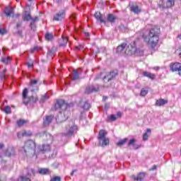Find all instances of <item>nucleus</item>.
Returning <instances> with one entry per match:
<instances>
[{"label":"nucleus","instance_id":"39","mask_svg":"<svg viewBox=\"0 0 181 181\" xmlns=\"http://www.w3.org/2000/svg\"><path fill=\"white\" fill-rule=\"evenodd\" d=\"M146 94H148V90L145 89V88H142L140 93V95L141 97H145V95H146Z\"/></svg>","mask_w":181,"mask_h":181},{"label":"nucleus","instance_id":"60","mask_svg":"<svg viewBox=\"0 0 181 181\" xmlns=\"http://www.w3.org/2000/svg\"><path fill=\"white\" fill-rule=\"evenodd\" d=\"M37 49H39V47H34V50H37Z\"/></svg>","mask_w":181,"mask_h":181},{"label":"nucleus","instance_id":"37","mask_svg":"<svg viewBox=\"0 0 181 181\" xmlns=\"http://www.w3.org/2000/svg\"><path fill=\"white\" fill-rule=\"evenodd\" d=\"M1 62L2 63H4V64H9V63H11V57H8L7 58H2Z\"/></svg>","mask_w":181,"mask_h":181},{"label":"nucleus","instance_id":"56","mask_svg":"<svg viewBox=\"0 0 181 181\" xmlns=\"http://www.w3.org/2000/svg\"><path fill=\"white\" fill-rule=\"evenodd\" d=\"M74 172H76V170H72V172L71 173V176H73L74 175Z\"/></svg>","mask_w":181,"mask_h":181},{"label":"nucleus","instance_id":"50","mask_svg":"<svg viewBox=\"0 0 181 181\" xmlns=\"http://www.w3.org/2000/svg\"><path fill=\"white\" fill-rule=\"evenodd\" d=\"M21 26H22V21L18 22V23H17V25H16L17 29L19 28H21Z\"/></svg>","mask_w":181,"mask_h":181},{"label":"nucleus","instance_id":"24","mask_svg":"<svg viewBox=\"0 0 181 181\" xmlns=\"http://www.w3.org/2000/svg\"><path fill=\"white\" fill-rule=\"evenodd\" d=\"M165 104H168V100L165 99H159L156 103V105L158 107H162V105H165Z\"/></svg>","mask_w":181,"mask_h":181},{"label":"nucleus","instance_id":"5","mask_svg":"<svg viewBox=\"0 0 181 181\" xmlns=\"http://www.w3.org/2000/svg\"><path fill=\"white\" fill-rule=\"evenodd\" d=\"M77 126L74 124V122L71 121L69 122V124L66 126V130L64 132V136H66L67 138H70L71 136H73L76 132L78 131Z\"/></svg>","mask_w":181,"mask_h":181},{"label":"nucleus","instance_id":"20","mask_svg":"<svg viewBox=\"0 0 181 181\" xmlns=\"http://www.w3.org/2000/svg\"><path fill=\"white\" fill-rule=\"evenodd\" d=\"M13 155H15V148H13V147L8 148L5 153V156H12Z\"/></svg>","mask_w":181,"mask_h":181},{"label":"nucleus","instance_id":"62","mask_svg":"<svg viewBox=\"0 0 181 181\" xmlns=\"http://www.w3.org/2000/svg\"><path fill=\"white\" fill-rule=\"evenodd\" d=\"M177 37H178L179 39H181V35H178Z\"/></svg>","mask_w":181,"mask_h":181},{"label":"nucleus","instance_id":"3","mask_svg":"<svg viewBox=\"0 0 181 181\" xmlns=\"http://www.w3.org/2000/svg\"><path fill=\"white\" fill-rule=\"evenodd\" d=\"M68 105L64 100H58L55 104L54 109L55 110H62L59 111L58 115L56 117V121L58 124H62V122H64L67 118H69V115H70V111L67 110Z\"/></svg>","mask_w":181,"mask_h":181},{"label":"nucleus","instance_id":"2","mask_svg":"<svg viewBox=\"0 0 181 181\" xmlns=\"http://www.w3.org/2000/svg\"><path fill=\"white\" fill-rule=\"evenodd\" d=\"M159 33H160V30L158 28H151L149 31L143 33V39L148 46L155 49L159 42Z\"/></svg>","mask_w":181,"mask_h":181},{"label":"nucleus","instance_id":"23","mask_svg":"<svg viewBox=\"0 0 181 181\" xmlns=\"http://www.w3.org/2000/svg\"><path fill=\"white\" fill-rule=\"evenodd\" d=\"M67 42H69V40L66 37H64L62 36V37L59 40V46L64 47L67 45Z\"/></svg>","mask_w":181,"mask_h":181},{"label":"nucleus","instance_id":"61","mask_svg":"<svg viewBox=\"0 0 181 181\" xmlns=\"http://www.w3.org/2000/svg\"><path fill=\"white\" fill-rule=\"evenodd\" d=\"M103 100H107V97H103Z\"/></svg>","mask_w":181,"mask_h":181},{"label":"nucleus","instance_id":"1","mask_svg":"<svg viewBox=\"0 0 181 181\" xmlns=\"http://www.w3.org/2000/svg\"><path fill=\"white\" fill-rule=\"evenodd\" d=\"M117 54H126L127 56H144V51L136 49L135 43L127 45L123 43L116 48Z\"/></svg>","mask_w":181,"mask_h":181},{"label":"nucleus","instance_id":"9","mask_svg":"<svg viewBox=\"0 0 181 181\" xmlns=\"http://www.w3.org/2000/svg\"><path fill=\"white\" fill-rule=\"evenodd\" d=\"M170 69L173 71H178L179 76H181V64L179 62H175L170 64Z\"/></svg>","mask_w":181,"mask_h":181},{"label":"nucleus","instance_id":"10","mask_svg":"<svg viewBox=\"0 0 181 181\" xmlns=\"http://www.w3.org/2000/svg\"><path fill=\"white\" fill-rule=\"evenodd\" d=\"M39 136L43 139V141H46L52 142L53 141V136L52 134L46 132H42L39 134Z\"/></svg>","mask_w":181,"mask_h":181},{"label":"nucleus","instance_id":"53","mask_svg":"<svg viewBox=\"0 0 181 181\" xmlns=\"http://www.w3.org/2000/svg\"><path fill=\"white\" fill-rule=\"evenodd\" d=\"M82 47H83V45H78L76 48L77 49V50H80V49H81Z\"/></svg>","mask_w":181,"mask_h":181},{"label":"nucleus","instance_id":"55","mask_svg":"<svg viewBox=\"0 0 181 181\" xmlns=\"http://www.w3.org/2000/svg\"><path fill=\"white\" fill-rule=\"evenodd\" d=\"M57 4H62V0H56Z\"/></svg>","mask_w":181,"mask_h":181},{"label":"nucleus","instance_id":"49","mask_svg":"<svg viewBox=\"0 0 181 181\" xmlns=\"http://www.w3.org/2000/svg\"><path fill=\"white\" fill-rule=\"evenodd\" d=\"M19 16H21V14H19V13H18V14H13V15L11 16V18H19Z\"/></svg>","mask_w":181,"mask_h":181},{"label":"nucleus","instance_id":"21","mask_svg":"<svg viewBox=\"0 0 181 181\" xmlns=\"http://www.w3.org/2000/svg\"><path fill=\"white\" fill-rule=\"evenodd\" d=\"M130 9L132 12H134V13H141V8L138 5H132L130 7Z\"/></svg>","mask_w":181,"mask_h":181},{"label":"nucleus","instance_id":"36","mask_svg":"<svg viewBox=\"0 0 181 181\" xmlns=\"http://www.w3.org/2000/svg\"><path fill=\"white\" fill-rule=\"evenodd\" d=\"M81 107H82L83 110H87L90 108V105L88 104V102H85V103H81Z\"/></svg>","mask_w":181,"mask_h":181},{"label":"nucleus","instance_id":"41","mask_svg":"<svg viewBox=\"0 0 181 181\" xmlns=\"http://www.w3.org/2000/svg\"><path fill=\"white\" fill-rule=\"evenodd\" d=\"M4 112H6V114H11V107L9 106H6L4 107Z\"/></svg>","mask_w":181,"mask_h":181},{"label":"nucleus","instance_id":"47","mask_svg":"<svg viewBox=\"0 0 181 181\" xmlns=\"http://www.w3.org/2000/svg\"><path fill=\"white\" fill-rule=\"evenodd\" d=\"M32 174L33 175V176H35V170H33V168H30L28 170V175H30Z\"/></svg>","mask_w":181,"mask_h":181},{"label":"nucleus","instance_id":"6","mask_svg":"<svg viewBox=\"0 0 181 181\" xmlns=\"http://www.w3.org/2000/svg\"><path fill=\"white\" fill-rule=\"evenodd\" d=\"M107 131L104 129H101L99 132L98 139L100 146H103V148H105L107 145H110V139L107 137Z\"/></svg>","mask_w":181,"mask_h":181},{"label":"nucleus","instance_id":"46","mask_svg":"<svg viewBox=\"0 0 181 181\" xmlns=\"http://www.w3.org/2000/svg\"><path fill=\"white\" fill-rule=\"evenodd\" d=\"M110 119H111V121H116L117 120V116H115V115H111L110 116Z\"/></svg>","mask_w":181,"mask_h":181},{"label":"nucleus","instance_id":"8","mask_svg":"<svg viewBox=\"0 0 181 181\" xmlns=\"http://www.w3.org/2000/svg\"><path fill=\"white\" fill-rule=\"evenodd\" d=\"M28 88H25L23 91V104H29L30 101L31 100H33V103H36V101H37V100H39L37 98H35V100H33V96H32L31 98L28 97Z\"/></svg>","mask_w":181,"mask_h":181},{"label":"nucleus","instance_id":"26","mask_svg":"<svg viewBox=\"0 0 181 181\" xmlns=\"http://www.w3.org/2000/svg\"><path fill=\"white\" fill-rule=\"evenodd\" d=\"M54 37V35H53V33H47L45 34V39L48 42L53 40Z\"/></svg>","mask_w":181,"mask_h":181},{"label":"nucleus","instance_id":"7","mask_svg":"<svg viewBox=\"0 0 181 181\" xmlns=\"http://www.w3.org/2000/svg\"><path fill=\"white\" fill-rule=\"evenodd\" d=\"M117 74H118V71H117L108 72L103 77V81L105 83L103 85V87H105V88H108V87H111V83L110 82L111 81V80H112V78H115V76H117Z\"/></svg>","mask_w":181,"mask_h":181},{"label":"nucleus","instance_id":"51","mask_svg":"<svg viewBox=\"0 0 181 181\" xmlns=\"http://www.w3.org/2000/svg\"><path fill=\"white\" fill-rule=\"evenodd\" d=\"M28 67H33V62H28Z\"/></svg>","mask_w":181,"mask_h":181},{"label":"nucleus","instance_id":"32","mask_svg":"<svg viewBox=\"0 0 181 181\" xmlns=\"http://www.w3.org/2000/svg\"><path fill=\"white\" fill-rule=\"evenodd\" d=\"M23 21L28 22L29 21H30V19H32V16H30V13H25L24 15H23Z\"/></svg>","mask_w":181,"mask_h":181},{"label":"nucleus","instance_id":"45","mask_svg":"<svg viewBox=\"0 0 181 181\" xmlns=\"http://www.w3.org/2000/svg\"><path fill=\"white\" fill-rule=\"evenodd\" d=\"M46 100H47V95H43L40 99V101L42 103H45V101H46Z\"/></svg>","mask_w":181,"mask_h":181},{"label":"nucleus","instance_id":"44","mask_svg":"<svg viewBox=\"0 0 181 181\" xmlns=\"http://www.w3.org/2000/svg\"><path fill=\"white\" fill-rule=\"evenodd\" d=\"M4 145L3 144H0V158H2V152H4V151L2 149H4Z\"/></svg>","mask_w":181,"mask_h":181},{"label":"nucleus","instance_id":"34","mask_svg":"<svg viewBox=\"0 0 181 181\" xmlns=\"http://www.w3.org/2000/svg\"><path fill=\"white\" fill-rule=\"evenodd\" d=\"M28 124V121L25 119H20L17 121L18 127H23V125Z\"/></svg>","mask_w":181,"mask_h":181},{"label":"nucleus","instance_id":"52","mask_svg":"<svg viewBox=\"0 0 181 181\" xmlns=\"http://www.w3.org/2000/svg\"><path fill=\"white\" fill-rule=\"evenodd\" d=\"M70 18H71V19H76V14H72V15L70 16Z\"/></svg>","mask_w":181,"mask_h":181},{"label":"nucleus","instance_id":"54","mask_svg":"<svg viewBox=\"0 0 181 181\" xmlns=\"http://www.w3.org/2000/svg\"><path fill=\"white\" fill-rule=\"evenodd\" d=\"M117 117H118V118H121V112H117Z\"/></svg>","mask_w":181,"mask_h":181},{"label":"nucleus","instance_id":"14","mask_svg":"<svg viewBox=\"0 0 181 181\" xmlns=\"http://www.w3.org/2000/svg\"><path fill=\"white\" fill-rule=\"evenodd\" d=\"M38 149L40 152H42V153H45V152H49V151H50V145L42 144L41 146H39Z\"/></svg>","mask_w":181,"mask_h":181},{"label":"nucleus","instance_id":"33","mask_svg":"<svg viewBox=\"0 0 181 181\" xmlns=\"http://www.w3.org/2000/svg\"><path fill=\"white\" fill-rule=\"evenodd\" d=\"M40 175H47L49 173V169L47 168H40L38 170Z\"/></svg>","mask_w":181,"mask_h":181},{"label":"nucleus","instance_id":"38","mask_svg":"<svg viewBox=\"0 0 181 181\" xmlns=\"http://www.w3.org/2000/svg\"><path fill=\"white\" fill-rule=\"evenodd\" d=\"M19 179H20L21 181H31L30 177H27V176H21L18 178V180H19Z\"/></svg>","mask_w":181,"mask_h":181},{"label":"nucleus","instance_id":"18","mask_svg":"<svg viewBox=\"0 0 181 181\" xmlns=\"http://www.w3.org/2000/svg\"><path fill=\"white\" fill-rule=\"evenodd\" d=\"M53 118H54V116L53 115L47 116L43 122L45 127H48L49 124L53 121Z\"/></svg>","mask_w":181,"mask_h":181},{"label":"nucleus","instance_id":"11","mask_svg":"<svg viewBox=\"0 0 181 181\" xmlns=\"http://www.w3.org/2000/svg\"><path fill=\"white\" fill-rule=\"evenodd\" d=\"M64 16H66V13H64V11H59L56 15L54 16L53 21H62L64 19Z\"/></svg>","mask_w":181,"mask_h":181},{"label":"nucleus","instance_id":"12","mask_svg":"<svg viewBox=\"0 0 181 181\" xmlns=\"http://www.w3.org/2000/svg\"><path fill=\"white\" fill-rule=\"evenodd\" d=\"M135 142H136V140L135 139L129 140V143L127 144V146L129 148H131V146H132V149H139V148H141V146L135 144Z\"/></svg>","mask_w":181,"mask_h":181},{"label":"nucleus","instance_id":"28","mask_svg":"<svg viewBox=\"0 0 181 181\" xmlns=\"http://www.w3.org/2000/svg\"><path fill=\"white\" fill-rule=\"evenodd\" d=\"M143 76L148 77V78H151V80L155 78V74L146 71L143 72Z\"/></svg>","mask_w":181,"mask_h":181},{"label":"nucleus","instance_id":"15","mask_svg":"<svg viewBox=\"0 0 181 181\" xmlns=\"http://www.w3.org/2000/svg\"><path fill=\"white\" fill-rule=\"evenodd\" d=\"M4 13L6 15V16L9 17L12 16L13 15V8L12 7H6L4 11Z\"/></svg>","mask_w":181,"mask_h":181},{"label":"nucleus","instance_id":"43","mask_svg":"<svg viewBox=\"0 0 181 181\" xmlns=\"http://www.w3.org/2000/svg\"><path fill=\"white\" fill-rule=\"evenodd\" d=\"M50 181H62V178L59 176H56L53 178H51Z\"/></svg>","mask_w":181,"mask_h":181},{"label":"nucleus","instance_id":"48","mask_svg":"<svg viewBox=\"0 0 181 181\" xmlns=\"http://www.w3.org/2000/svg\"><path fill=\"white\" fill-rule=\"evenodd\" d=\"M6 34V30L5 29H0V35H5Z\"/></svg>","mask_w":181,"mask_h":181},{"label":"nucleus","instance_id":"17","mask_svg":"<svg viewBox=\"0 0 181 181\" xmlns=\"http://www.w3.org/2000/svg\"><path fill=\"white\" fill-rule=\"evenodd\" d=\"M30 21H31L30 24V28L33 29V30H35L36 29V25H35V23H36V22H38L39 17L35 16L34 18L31 17Z\"/></svg>","mask_w":181,"mask_h":181},{"label":"nucleus","instance_id":"42","mask_svg":"<svg viewBox=\"0 0 181 181\" xmlns=\"http://www.w3.org/2000/svg\"><path fill=\"white\" fill-rule=\"evenodd\" d=\"M5 73H6V69H4L0 74V78L1 80H5Z\"/></svg>","mask_w":181,"mask_h":181},{"label":"nucleus","instance_id":"31","mask_svg":"<svg viewBox=\"0 0 181 181\" xmlns=\"http://www.w3.org/2000/svg\"><path fill=\"white\" fill-rule=\"evenodd\" d=\"M151 129H147L146 132L144 133L143 135V141H148V139L149 138V134H151Z\"/></svg>","mask_w":181,"mask_h":181},{"label":"nucleus","instance_id":"22","mask_svg":"<svg viewBox=\"0 0 181 181\" xmlns=\"http://www.w3.org/2000/svg\"><path fill=\"white\" fill-rule=\"evenodd\" d=\"M94 91H98V89L94 88V86H88L86 88L85 93L86 94H91V93H94Z\"/></svg>","mask_w":181,"mask_h":181},{"label":"nucleus","instance_id":"57","mask_svg":"<svg viewBox=\"0 0 181 181\" xmlns=\"http://www.w3.org/2000/svg\"><path fill=\"white\" fill-rule=\"evenodd\" d=\"M18 34L19 35V36H22V31L19 30L18 32Z\"/></svg>","mask_w":181,"mask_h":181},{"label":"nucleus","instance_id":"19","mask_svg":"<svg viewBox=\"0 0 181 181\" xmlns=\"http://www.w3.org/2000/svg\"><path fill=\"white\" fill-rule=\"evenodd\" d=\"M175 5V0H168L166 3V8H172ZM159 8L160 9H163L165 8V6H163L162 5H159Z\"/></svg>","mask_w":181,"mask_h":181},{"label":"nucleus","instance_id":"27","mask_svg":"<svg viewBox=\"0 0 181 181\" xmlns=\"http://www.w3.org/2000/svg\"><path fill=\"white\" fill-rule=\"evenodd\" d=\"M21 136H32V132H23L21 133H18V137L21 138Z\"/></svg>","mask_w":181,"mask_h":181},{"label":"nucleus","instance_id":"30","mask_svg":"<svg viewBox=\"0 0 181 181\" xmlns=\"http://www.w3.org/2000/svg\"><path fill=\"white\" fill-rule=\"evenodd\" d=\"M128 142V138H125L124 139L119 140L117 144V146H123V145H125Z\"/></svg>","mask_w":181,"mask_h":181},{"label":"nucleus","instance_id":"35","mask_svg":"<svg viewBox=\"0 0 181 181\" xmlns=\"http://www.w3.org/2000/svg\"><path fill=\"white\" fill-rule=\"evenodd\" d=\"M54 54V51H53V49H49L47 54V59H53Z\"/></svg>","mask_w":181,"mask_h":181},{"label":"nucleus","instance_id":"29","mask_svg":"<svg viewBox=\"0 0 181 181\" xmlns=\"http://www.w3.org/2000/svg\"><path fill=\"white\" fill-rule=\"evenodd\" d=\"M74 75L71 76V80H78L80 78L78 71L74 69Z\"/></svg>","mask_w":181,"mask_h":181},{"label":"nucleus","instance_id":"16","mask_svg":"<svg viewBox=\"0 0 181 181\" xmlns=\"http://www.w3.org/2000/svg\"><path fill=\"white\" fill-rule=\"evenodd\" d=\"M132 178L134 181H144V179H145V173H140L137 176L133 175Z\"/></svg>","mask_w":181,"mask_h":181},{"label":"nucleus","instance_id":"25","mask_svg":"<svg viewBox=\"0 0 181 181\" xmlns=\"http://www.w3.org/2000/svg\"><path fill=\"white\" fill-rule=\"evenodd\" d=\"M107 21V22L114 23V22H115V21H117V16H114L113 14H108Z\"/></svg>","mask_w":181,"mask_h":181},{"label":"nucleus","instance_id":"59","mask_svg":"<svg viewBox=\"0 0 181 181\" xmlns=\"http://www.w3.org/2000/svg\"><path fill=\"white\" fill-rule=\"evenodd\" d=\"M156 169V165H154L153 168H152V170H155Z\"/></svg>","mask_w":181,"mask_h":181},{"label":"nucleus","instance_id":"4","mask_svg":"<svg viewBox=\"0 0 181 181\" xmlns=\"http://www.w3.org/2000/svg\"><path fill=\"white\" fill-rule=\"evenodd\" d=\"M23 149L27 156L33 158L36 153V144L33 140H28L25 141Z\"/></svg>","mask_w":181,"mask_h":181},{"label":"nucleus","instance_id":"40","mask_svg":"<svg viewBox=\"0 0 181 181\" xmlns=\"http://www.w3.org/2000/svg\"><path fill=\"white\" fill-rule=\"evenodd\" d=\"M39 83V80H31L30 82V87H33L34 86H36Z\"/></svg>","mask_w":181,"mask_h":181},{"label":"nucleus","instance_id":"58","mask_svg":"<svg viewBox=\"0 0 181 181\" xmlns=\"http://www.w3.org/2000/svg\"><path fill=\"white\" fill-rule=\"evenodd\" d=\"M85 36H90V33H85Z\"/></svg>","mask_w":181,"mask_h":181},{"label":"nucleus","instance_id":"13","mask_svg":"<svg viewBox=\"0 0 181 181\" xmlns=\"http://www.w3.org/2000/svg\"><path fill=\"white\" fill-rule=\"evenodd\" d=\"M94 16L96 21H98V22H100V23H104L105 25V23H107V21L104 20V18L103 17V15L101 14V13L98 11L95 13Z\"/></svg>","mask_w":181,"mask_h":181}]
</instances>
